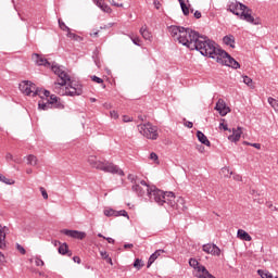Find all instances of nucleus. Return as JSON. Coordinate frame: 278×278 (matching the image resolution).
<instances>
[{
    "label": "nucleus",
    "mask_w": 278,
    "mask_h": 278,
    "mask_svg": "<svg viewBox=\"0 0 278 278\" xmlns=\"http://www.w3.org/2000/svg\"><path fill=\"white\" fill-rule=\"evenodd\" d=\"M195 45L197 47L194 48V51H200L201 55L212 58L218 64H223L224 66H229L235 70L240 68V63L231 58L227 51L218 48V45L213 40H210V38L200 36V39H198Z\"/></svg>",
    "instance_id": "1"
},
{
    "label": "nucleus",
    "mask_w": 278,
    "mask_h": 278,
    "mask_svg": "<svg viewBox=\"0 0 278 278\" xmlns=\"http://www.w3.org/2000/svg\"><path fill=\"white\" fill-rule=\"evenodd\" d=\"M139 184L144 186L150 201H155L157 205H168V207H172V210H184V198H177L175 197L174 192H164L155 187H151L144 180H140Z\"/></svg>",
    "instance_id": "2"
},
{
    "label": "nucleus",
    "mask_w": 278,
    "mask_h": 278,
    "mask_svg": "<svg viewBox=\"0 0 278 278\" xmlns=\"http://www.w3.org/2000/svg\"><path fill=\"white\" fill-rule=\"evenodd\" d=\"M52 72L60 78V81L55 83V86H67L65 89H60L59 87L54 88L55 92H59L61 97H79L84 93L81 85L71 80V76L66 73L64 66L53 64Z\"/></svg>",
    "instance_id": "3"
},
{
    "label": "nucleus",
    "mask_w": 278,
    "mask_h": 278,
    "mask_svg": "<svg viewBox=\"0 0 278 278\" xmlns=\"http://www.w3.org/2000/svg\"><path fill=\"white\" fill-rule=\"evenodd\" d=\"M168 31L172 38H174V40L179 42V45L187 47L191 51H194V49H197V43L201 38L199 31L192 30L191 28H185L181 26H169Z\"/></svg>",
    "instance_id": "4"
},
{
    "label": "nucleus",
    "mask_w": 278,
    "mask_h": 278,
    "mask_svg": "<svg viewBox=\"0 0 278 278\" xmlns=\"http://www.w3.org/2000/svg\"><path fill=\"white\" fill-rule=\"evenodd\" d=\"M87 162L91 168L102 170L103 173H111L112 175H119V177H125V172H123L121 167L110 161H100L97 155H89Z\"/></svg>",
    "instance_id": "5"
},
{
    "label": "nucleus",
    "mask_w": 278,
    "mask_h": 278,
    "mask_svg": "<svg viewBox=\"0 0 278 278\" xmlns=\"http://www.w3.org/2000/svg\"><path fill=\"white\" fill-rule=\"evenodd\" d=\"M138 131L148 140H157L160 136L157 134V126H153L151 123L138 125Z\"/></svg>",
    "instance_id": "6"
},
{
    "label": "nucleus",
    "mask_w": 278,
    "mask_h": 278,
    "mask_svg": "<svg viewBox=\"0 0 278 278\" xmlns=\"http://www.w3.org/2000/svg\"><path fill=\"white\" fill-rule=\"evenodd\" d=\"M20 90L23 92V94H26V97H41L42 89L36 88V85L29 80H23L20 84Z\"/></svg>",
    "instance_id": "7"
},
{
    "label": "nucleus",
    "mask_w": 278,
    "mask_h": 278,
    "mask_svg": "<svg viewBox=\"0 0 278 278\" xmlns=\"http://www.w3.org/2000/svg\"><path fill=\"white\" fill-rule=\"evenodd\" d=\"M253 11L247 7L245 10H243V12H241V14L239 15V18L241 21H245L247 23H251V25H262V22L260 18H255L253 17V15L251 14Z\"/></svg>",
    "instance_id": "8"
},
{
    "label": "nucleus",
    "mask_w": 278,
    "mask_h": 278,
    "mask_svg": "<svg viewBox=\"0 0 278 278\" xmlns=\"http://www.w3.org/2000/svg\"><path fill=\"white\" fill-rule=\"evenodd\" d=\"M243 10H247V5L242 4V2H239L238 0L229 2L227 5V11L231 12V14H235V16H240Z\"/></svg>",
    "instance_id": "9"
},
{
    "label": "nucleus",
    "mask_w": 278,
    "mask_h": 278,
    "mask_svg": "<svg viewBox=\"0 0 278 278\" xmlns=\"http://www.w3.org/2000/svg\"><path fill=\"white\" fill-rule=\"evenodd\" d=\"M33 61L35 62V64H37V66H46V68H51V71H53V64H58L55 62H48L45 56L38 53L33 54Z\"/></svg>",
    "instance_id": "10"
},
{
    "label": "nucleus",
    "mask_w": 278,
    "mask_h": 278,
    "mask_svg": "<svg viewBox=\"0 0 278 278\" xmlns=\"http://www.w3.org/2000/svg\"><path fill=\"white\" fill-rule=\"evenodd\" d=\"M202 251L204 253H207V255H215L216 257H219L220 255V248H218L214 243H206L202 247Z\"/></svg>",
    "instance_id": "11"
},
{
    "label": "nucleus",
    "mask_w": 278,
    "mask_h": 278,
    "mask_svg": "<svg viewBox=\"0 0 278 278\" xmlns=\"http://www.w3.org/2000/svg\"><path fill=\"white\" fill-rule=\"evenodd\" d=\"M61 233L68 238H74L75 240H84V238H86V232L79 230L62 229Z\"/></svg>",
    "instance_id": "12"
},
{
    "label": "nucleus",
    "mask_w": 278,
    "mask_h": 278,
    "mask_svg": "<svg viewBox=\"0 0 278 278\" xmlns=\"http://www.w3.org/2000/svg\"><path fill=\"white\" fill-rule=\"evenodd\" d=\"M215 110L219 113L220 116H227L231 110L227 106V103L223 99H218L215 105Z\"/></svg>",
    "instance_id": "13"
},
{
    "label": "nucleus",
    "mask_w": 278,
    "mask_h": 278,
    "mask_svg": "<svg viewBox=\"0 0 278 278\" xmlns=\"http://www.w3.org/2000/svg\"><path fill=\"white\" fill-rule=\"evenodd\" d=\"M242 136V127H238L237 129H232V135L228 137L230 142H238Z\"/></svg>",
    "instance_id": "14"
},
{
    "label": "nucleus",
    "mask_w": 278,
    "mask_h": 278,
    "mask_svg": "<svg viewBox=\"0 0 278 278\" xmlns=\"http://www.w3.org/2000/svg\"><path fill=\"white\" fill-rule=\"evenodd\" d=\"M162 253H166V251L156 250L152 255H150L148 264H147V268H151V266L153 265L155 260H157L160 257V255H162Z\"/></svg>",
    "instance_id": "15"
},
{
    "label": "nucleus",
    "mask_w": 278,
    "mask_h": 278,
    "mask_svg": "<svg viewBox=\"0 0 278 278\" xmlns=\"http://www.w3.org/2000/svg\"><path fill=\"white\" fill-rule=\"evenodd\" d=\"M224 45H227V47H230L231 49H236V37L233 35H226L223 38Z\"/></svg>",
    "instance_id": "16"
},
{
    "label": "nucleus",
    "mask_w": 278,
    "mask_h": 278,
    "mask_svg": "<svg viewBox=\"0 0 278 278\" xmlns=\"http://www.w3.org/2000/svg\"><path fill=\"white\" fill-rule=\"evenodd\" d=\"M132 192H136L138 197H144L147 194V187H142L139 184L132 185Z\"/></svg>",
    "instance_id": "17"
},
{
    "label": "nucleus",
    "mask_w": 278,
    "mask_h": 278,
    "mask_svg": "<svg viewBox=\"0 0 278 278\" xmlns=\"http://www.w3.org/2000/svg\"><path fill=\"white\" fill-rule=\"evenodd\" d=\"M139 33L144 40H153V35L151 34V31H149V28L147 26H142Z\"/></svg>",
    "instance_id": "18"
},
{
    "label": "nucleus",
    "mask_w": 278,
    "mask_h": 278,
    "mask_svg": "<svg viewBox=\"0 0 278 278\" xmlns=\"http://www.w3.org/2000/svg\"><path fill=\"white\" fill-rule=\"evenodd\" d=\"M197 138L199 142H201L202 144H205V147H210L211 144L210 139H207V136H205V134H203L201 130L197 131Z\"/></svg>",
    "instance_id": "19"
},
{
    "label": "nucleus",
    "mask_w": 278,
    "mask_h": 278,
    "mask_svg": "<svg viewBox=\"0 0 278 278\" xmlns=\"http://www.w3.org/2000/svg\"><path fill=\"white\" fill-rule=\"evenodd\" d=\"M237 237L240 238V240H244L245 242H251L253 240L251 235H249V232H247L245 230H242V229L238 230Z\"/></svg>",
    "instance_id": "20"
},
{
    "label": "nucleus",
    "mask_w": 278,
    "mask_h": 278,
    "mask_svg": "<svg viewBox=\"0 0 278 278\" xmlns=\"http://www.w3.org/2000/svg\"><path fill=\"white\" fill-rule=\"evenodd\" d=\"M96 1H97L96 5L98 8H100V10H102V12H106V14L112 13V8H110V5H108L105 2H103V0H96Z\"/></svg>",
    "instance_id": "21"
},
{
    "label": "nucleus",
    "mask_w": 278,
    "mask_h": 278,
    "mask_svg": "<svg viewBox=\"0 0 278 278\" xmlns=\"http://www.w3.org/2000/svg\"><path fill=\"white\" fill-rule=\"evenodd\" d=\"M5 231H8V227L0 225V249H4L5 247Z\"/></svg>",
    "instance_id": "22"
},
{
    "label": "nucleus",
    "mask_w": 278,
    "mask_h": 278,
    "mask_svg": "<svg viewBox=\"0 0 278 278\" xmlns=\"http://www.w3.org/2000/svg\"><path fill=\"white\" fill-rule=\"evenodd\" d=\"M59 253H60V255H67L68 257H71L73 255V252L68 251L67 243H63L59 247Z\"/></svg>",
    "instance_id": "23"
},
{
    "label": "nucleus",
    "mask_w": 278,
    "mask_h": 278,
    "mask_svg": "<svg viewBox=\"0 0 278 278\" xmlns=\"http://www.w3.org/2000/svg\"><path fill=\"white\" fill-rule=\"evenodd\" d=\"M66 36L67 38H71V40H75L76 42H81V40H84V38H81L77 34L72 33L71 29L67 31Z\"/></svg>",
    "instance_id": "24"
},
{
    "label": "nucleus",
    "mask_w": 278,
    "mask_h": 278,
    "mask_svg": "<svg viewBox=\"0 0 278 278\" xmlns=\"http://www.w3.org/2000/svg\"><path fill=\"white\" fill-rule=\"evenodd\" d=\"M27 164H29V166H36L38 164V157L34 154H29L27 156Z\"/></svg>",
    "instance_id": "25"
},
{
    "label": "nucleus",
    "mask_w": 278,
    "mask_h": 278,
    "mask_svg": "<svg viewBox=\"0 0 278 278\" xmlns=\"http://www.w3.org/2000/svg\"><path fill=\"white\" fill-rule=\"evenodd\" d=\"M257 275H260V277H262V278H274V276H273V274H270V271L264 270V269H258Z\"/></svg>",
    "instance_id": "26"
},
{
    "label": "nucleus",
    "mask_w": 278,
    "mask_h": 278,
    "mask_svg": "<svg viewBox=\"0 0 278 278\" xmlns=\"http://www.w3.org/2000/svg\"><path fill=\"white\" fill-rule=\"evenodd\" d=\"M243 79V84H245V86H249V88H255V85L253 84V79L249 76H242Z\"/></svg>",
    "instance_id": "27"
},
{
    "label": "nucleus",
    "mask_w": 278,
    "mask_h": 278,
    "mask_svg": "<svg viewBox=\"0 0 278 278\" xmlns=\"http://www.w3.org/2000/svg\"><path fill=\"white\" fill-rule=\"evenodd\" d=\"M267 101L269 105L275 110V112L278 113V100L275 98H268Z\"/></svg>",
    "instance_id": "28"
},
{
    "label": "nucleus",
    "mask_w": 278,
    "mask_h": 278,
    "mask_svg": "<svg viewBox=\"0 0 278 278\" xmlns=\"http://www.w3.org/2000/svg\"><path fill=\"white\" fill-rule=\"evenodd\" d=\"M143 266H144V262H142V260L140 258H137L134 262V268H136L137 270H140Z\"/></svg>",
    "instance_id": "29"
},
{
    "label": "nucleus",
    "mask_w": 278,
    "mask_h": 278,
    "mask_svg": "<svg viewBox=\"0 0 278 278\" xmlns=\"http://www.w3.org/2000/svg\"><path fill=\"white\" fill-rule=\"evenodd\" d=\"M180 8L185 16H188V14H190V9L188 8V5H186V2H181Z\"/></svg>",
    "instance_id": "30"
},
{
    "label": "nucleus",
    "mask_w": 278,
    "mask_h": 278,
    "mask_svg": "<svg viewBox=\"0 0 278 278\" xmlns=\"http://www.w3.org/2000/svg\"><path fill=\"white\" fill-rule=\"evenodd\" d=\"M0 181H2V184H7L8 186H12V184H14V181L10 180L9 178L3 176L2 174H0Z\"/></svg>",
    "instance_id": "31"
},
{
    "label": "nucleus",
    "mask_w": 278,
    "mask_h": 278,
    "mask_svg": "<svg viewBox=\"0 0 278 278\" xmlns=\"http://www.w3.org/2000/svg\"><path fill=\"white\" fill-rule=\"evenodd\" d=\"M59 100H60V98H58V96L52 94V96H50L48 103H49V105H53V104L58 103Z\"/></svg>",
    "instance_id": "32"
},
{
    "label": "nucleus",
    "mask_w": 278,
    "mask_h": 278,
    "mask_svg": "<svg viewBox=\"0 0 278 278\" xmlns=\"http://www.w3.org/2000/svg\"><path fill=\"white\" fill-rule=\"evenodd\" d=\"M59 27H60V29H62V31L71 30V28L68 26H66V24L64 22H62V20H59Z\"/></svg>",
    "instance_id": "33"
},
{
    "label": "nucleus",
    "mask_w": 278,
    "mask_h": 278,
    "mask_svg": "<svg viewBox=\"0 0 278 278\" xmlns=\"http://www.w3.org/2000/svg\"><path fill=\"white\" fill-rule=\"evenodd\" d=\"M128 38H130L131 42H134L137 47H140V37L128 35Z\"/></svg>",
    "instance_id": "34"
},
{
    "label": "nucleus",
    "mask_w": 278,
    "mask_h": 278,
    "mask_svg": "<svg viewBox=\"0 0 278 278\" xmlns=\"http://www.w3.org/2000/svg\"><path fill=\"white\" fill-rule=\"evenodd\" d=\"M128 180L131 181V184H134V186H136V184H138V176H136L134 174H129Z\"/></svg>",
    "instance_id": "35"
},
{
    "label": "nucleus",
    "mask_w": 278,
    "mask_h": 278,
    "mask_svg": "<svg viewBox=\"0 0 278 278\" xmlns=\"http://www.w3.org/2000/svg\"><path fill=\"white\" fill-rule=\"evenodd\" d=\"M115 216H124L125 218H129V214H127V211H116Z\"/></svg>",
    "instance_id": "36"
},
{
    "label": "nucleus",
    "mask_w": 278,
    "mask_h": 278,
    "mask_svg": "<svg viewBox=\"0 0 278 278\" xmlns=\"http://www.w3.org/2000/svg\"><path fill=\"white\" fill-rule=\"evenodd\" d=\"M104 216H116V211L115 210H104Z\"/></svg>",
    "instance_id": "37"
},
{
    "label": "nucleus",
    "mask_w": 278,
    "mask_h": 278,
    "mask_svg": "<svg viewBox=\"0 0 278 278\" xmlns=\"http://www.w3.org/2000/svg\"><path fill=\"white\" fill-rule=\"evenodd\" d=\"M52 105L56 110H64V104L60 101V99L55 103H53Z\"/></svg>",
    "instance_id": "38"
},
{
    "label": "nucleus",
    "mask_w": 278,
    "mask_h": 278,
    "mask_svg": "<svg viewBox=\"0 0 278 278\" xmlns=\"http://www.w3.org/2000/svg\"><path fill=\"white\" fill-rule=\"evenodd\" d=\"M40 94H41V96H39L40 99H43V97H46L47 99H49L51 92H50L49 90H42V89H41Z\"/></svg>",
    "instance_id": "39"
},
{
    "label": "nucleus",
    "mask_w": 278,
    "mask_h": 278,
    "mask_svg": "<svg viewBox=\"0 0 278 278\" xmlns=\"http://www.w3.org/2000/svg\"><path fill=\"white\" fill-rule=\"evenodd\" d=\"M41 195L43 197V199H49V193H47V189H45L43 187L39 188Z\"/></svg>",
    "instance_id": "40"
},
{
    "label": "nucleus",
    "mask_w": 278,
    "mask_h": 278,
    "mask_svg": "<svg viewBox=\"0 0 278 278\" xmlns=\"http://www.w3.org/2000/svg\"><path fill=\"white\" fill-rule=\"evenodd\" d=\"M222 173L225 175V177H229L230 175H233V173L229 172V167H224L222 169Z\"/></svg>",
    "instance_id": "41"
},
{
    "label": "nucleus",
    "mask_w": 278,
    "mask_h": 278,
    "mask_svg": "<svg viewBox=\"0 0 278 278\" xmlns=\"http://www.w3.org/2000/svg\"><path fill=\"white\" fill-rule=\"evenodd\" d=\"M38 105H39V110H49V105H51V104H49V102L48 103H38Z\"/></svg>",
    "instance_id": "42"
},
{
    "label": "nucleus",
    "mask_w": 278,
    "mask_h": 278,
    "mask_svg": "<svg viewBox=\"0 0 278 278\" xmlns=\"http://www.w3.org/2000/svg\"><path fill=\"white\" fill-rule=\"evenodd\" d=\"M16 249H17V251H20V253L22 254V255H25V253H27V251H25V248H23V245H21V244H16Z\"/></svg>",
    "instance_id": "43"
},
{
    "label": "nucleus",
    "mask_w": 278,
    "mask_h": 278,
    "mask_svg": "<svg viewBox=\"0 0 278 278\" xmlns=\"http://www.w3.org/2000/svg\"><path fill=\"white\" fill-rule=\"evenodd\" d=\"M91 79H92V81H94L96 84H103L102 78H100L99 76H92Z\"/></svg>",
    "instance_id": "44"
},
{
    "label": "nucleus",
    "mask_w": 278,
    "mask_h": 278,
    "mask_svg": "<svg viewBox=\"0 0 278 278\" xmlns=\"http://www.w3.org/2000/svg\"><path fill=\"white\" fill-rule=\"evenodd\" d=\"M100 255L102 260H108L110 257V254H108V251H100Z\"/></svg>",
    "instance_id": "45"
},
{
    "label": "nucleus",
    "mask_w": 278,
    "mask_h": 278,
    "mask_svg": "<svg viewBox=\"0 0 278 278\" xmlns=\"http://www.w3.org/2000/svg\"><path fill=\"white\" fill-rule=\"evenodd\" d=\"M35 264H36V266H43L45 265V261H42V258H36L35 260Z\"/></svg>",
    "instance_id": "46"
},
{
    "label": "nucleus",
    "mask_w": 278,
    "mask_h": 278,
    "mask_svg": "<svg viewBox=\"0 0 278 278\" xmlns=\"http://www.w3.org/2000/svg\"><path fill=\"white\" fill-rule=\"evenodd\" d=\"M153 5L156 10H160V8H162V3L159 0H154Z\"/></svg>",
    "instance_id": "47"
},
{
    "label": "nucleus",
    "mask_w": 278,
    "mask_h": 278,
    "mask_svg": "<svg viewBox=\"0 0 278 278\" xmlns=\"http://www.w3.org/2000/svg\"><path fill=\"white\" fill-rule=\"evenodd\" d=\"M131 121H134V118H131V117H129V116H127V115H124V116H123V122H124V123H131Z\"/></svg>",
    "instance_id": "48"
},
{
    "label": "nucleus",
    "mask_w": 278,
    "mask_h": 278,
    "mask_svg": "<svg viewBox=\"0 0 278 278\" xmlns=\"http://www.w3.org/2000/svg\"><path fill=\"white\" fill-rule=\"evenodd\" d=\"M150 160H153L154 162H157V154L155 152H152L150 154Z\"/></svg>",
    "instance_id": "49"
},
{
    "label": "nucleus",
    "mask_w": 278,
    "mask_h": 278,
    "mask_svg": "<svg viewBox=\"0 0 278 278\" xmlns=\"http://www.w3.org/2000/svg\"><path fill=\"white\" fill-rule=\"evenodd\" d=\"M233 179H235V181H242V176L236 174V175H233Z\"/></svg>",
    "instance_id": "50"
},
{
    "label": "nucleus",
    "mask_w": 278,
    "mask_h": 278,
    "mask_svg": "<svg viewBox=\"0 0 278 278\" xmlns=\"http://www.w3.org/2000/svg\"><path fill=\"white\" fill-rule=\"evenodd\" d=\"M5 160L10 162V160H14V156L12 155V153H7Z\"/></svg>",
    "instance_id": "51"
},
{
    "label": "nucleus",
    "mask_w": 278,
    "mask_h": 278,
    "mask_svg": "<svg viewBox=\"0 0 278 278\" xmlns=\"http://www.w3.org/2000/svg\"><path fill=\"white\" fill-rule=\"evenodd\" d=\"M73 261L76 263V264H81V258L79 256H74L73 257Z\"/></svg>",
    "instance_id": "52"
},
{
    "label": "nucleus",
    "mask_w": 278,
    "mask_h": 278,
    "mask_svg": "<svg viewBox=\"0 0 278 278\" xmlns=\"http://www.w3.org/2000/svg\"><path fill=\"white\" fill-rule=\"evenodd\" d=\"M219 127H223L224 131H228L229 130L227 124H225V123H220Z\"/></svg>",
    "instance_id": "53"
},
{
    "label": "nucleus",
    "mask_w": 278,
    "mask_h": 278,
    "mask_svg": "<svg viewBox=\"0 0 278 278\" xmlns=\"http://www.w3.org/2000/svg\"><path fill=\"white\" fill-rule=\"evenodd\" d=\"M111 4L114 5L115 8H123V3L118 4L114 0H111Z\"/></svg>",
    "instance_id": "54"
},
{
    "label": "nucleus",
    "mask_w": 278,
    "mask_h": 278,
    "mask_svg": "<svg viewBox=\"0 0 278 278\" xmlns=\"http://www.w3.org/2000/svg\"><path fill=\"white\" fill-rule=\"evenodd\" d=\"M112 118H118V113L116 111H111Z\"/></svg>",
    "instance_id": "55"
},
{
    "label": "nucleus",
    "mask_w": 278,
    "mask_h": 278,
    "mask_svg": "<svg viewBox=\"0 0 278 278\" xmlns=\"http://www.w3.org/2000/svg\"><path fill=\"white\" fill-rule=\"evenodd\" d=\"M104 240L108 241L109 244H114V242H115L114 239L110 238V237H106Z\"/></svg>",
    "instance_id": "56"
},
{
    "label": "nucleus",
    "mask_w": 278,
    "mask_h": 278,
    "mask_svg": "<svg viewBox=\"0 0 278 278\" xmlns=\"http://www.w3.org/2000/svg\"><path fill=\"white\" fill-rule=\"evenodd\" d=\"M106 264H110L111 266H114V262H112V257L105 258Z\"/></svg>",
    "instance_id": "57"
},
{
    "label": "nucleus",
    "mask_w": 278,
    "mask_h": 278,
    "mask_svg": "<svg viewBox=\"0 0 278 278\" xmlns=\"http://www.w3.org/2000/svg\"><path fill=\"white\" fill-rule=\"evenodd\" d=\"M193 16H194V18H201V12L200 11H195L193 13Z\"/></svg>",
    "instance_id": "58"
},
{
    "label": "nucleus",
    "mask_w": 278,
    "mask_h": 278,
    "mask_svg": "<svg viewBox=\"0 0 278 278\" xmlns=\"http://www.w3.org/2000/svg\"><path fill=\"white\" fill-rule=\"evenodd\" d=\"M251 147H254V149H262V144L260 143H251Z\"/></svg>",
    "instance_id": "59"
},
{
    "label": "nucleus",
    "mask_w": 278,
    "mask_h": 278,
    "mask_svg": "<svg viewBox=\"0 0 278 278\" xmlns=\"http://www.w3.org/2000/svg\"><path fill=\"white\" fill-rule=\"evenodd\" d=\"M124 249H134L132 243H126L124 244Z\"/></svg>",
    "instance_id": "60"
},
{
    "label": "nucleus",
    "mask_w": 278,
    "mask_h": 278,
    "mask_svg": "<svg viewBox=\"0 0 278 278\" xmlns=\"http://www.w3.org/2000/svg\"><path fill=\"white\" fill-rule=\"evenodd\" d=\"M186 127H188V129H192V127H193L192 122H187Z\"/></svg>",
    "instance_id": "61"
},
{
    "label": "nucleus",
    "mask_w": 278,
    "mask_h": 278,
    "mask_svg": "<svg viewBox=\"0 0 278 278\" xmlns=\"http://www.w3.org/2000/svg\"><path fill=\"white\" fill-rule=\"evenodd\" d=\"M90 36H91L92 38H97V36H99V31L91 33Z\"/></svg>",
    "instance_id": "62"
},
{
    "label": "nucleus",
    "mask_w": 278,
    "mask_h": 278,
    "mask_svg": "<svg viewBox=\"0 0 278 278\" xmlns=\"http://www.w3.org/2000/svg\"><path fill=\"white\" fill-rule=\"evenodd\" d=\"M266 205H267V207H269V210H273V203L271 202H267Z\"/></svg>",
    "instance_id": "63"
},
{
    "label": "nucleus",
    "mask_w": 278,
    "mask_h": 278,
    "mask_svg": "<svg viewBox=\"0 0 278 278\" xmlns=\"http://www.w3.org/2000/svg\"><path fill=\"white\" fill-rule=\"evenodd\" d=\"M26 173H27V175H31V173H34V170L31 168H27Z\"/></svg>",
    "instance_id": "64"
}]
</instances>
